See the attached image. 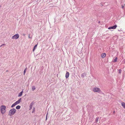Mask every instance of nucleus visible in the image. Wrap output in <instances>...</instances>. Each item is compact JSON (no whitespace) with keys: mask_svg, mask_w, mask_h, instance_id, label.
Listing matches in <instances>:
<instances>
[{"mask_svg":"<svg viewBox=\"0 0 125 125\" xmlns=\"http://www.w3.org/2000/svg\"><path fill=\"white\" fill-rule=\"evenodd\" d=\"M99 119V117H97L96 118V119L95 120L96 123H97V122L98 121V120Z\"/></svg>","mask_w":125,"mask_h":125,"instance_id":"obj_18","label":"nucleus"},{"mask_svg":"<svg viewBox=\"0 0 125 125\" xmlns=\"http://www.w3.org/2000/svg\"><path fill=\"white\" fill-rule=\"evenodd\" d=\"M20 108H21V106H20L19 105L17 106L16 107V108L17 109H20Z\"/></svg>","mask_w":125,"mask_h":125,"instance_id":"obj_13","label":"nucleus"},{"mask_svg":"<svg viewBox=\"0 0 125 125\" xmlns=\"http://www.w3.org/2000/svg\"><path fill=\"white\" fill-rule=\"evenodd\" d=\"M115 111H114V113H115Z\"/></svg>","mask_w":125,"mask_h":125,"instance_id":"obj_26","label":"nucleus"},{"mask_svg":"<svg viewBox=\"0 0 125 125\" xmlns=\"http://www.w3.org/2000/svg\"><path fill=\"white\" fill-rule=\"evenodd\" d=\"M86 75V74L85 73H84L81 74V77L82 78H83Z\"/></svg>","mask_w":125,"mask_h":125,"instance_id":"obj_10","label":"nucleus"},{"mask_svg":"<svg viewBox=\"0 0 125 125\" xmlns=\"http://www.w3.org/2000/svg\"><path fill=\"white\" fill-rule=\"evenodd\" d=\"M124 5H125V4H124Z\"/></svg>","mask_w":125,"mask_h":125,"instance_id":"obj_28","label":"nucleus"},{"mask_svg":"<svg viewBox=\"0 0 125 125\" xmlns=\"http://www.w3.org/2000/svg\"><path fill=\"white\" fill-rule=\"evenodd\" d=\"M23 35L24 36L25 35V34H23Z\"/></svg>","mask_w":125,"mask_h":125,"instance_id":"obj_25","label":"nucleus"},{"mask_svg":"<svg viewBox=\"0 0 125 125\" xmlns=\"http://www.w3.org/2000/svg\"><path fill=\"white\" fill-rule=\"evenodd\" d=\"M16 105V103H15L13 104L11 106V107L12 108L14 107Z\"/></svg>","mask_w":125,"mask_h":125,"instance_id":"obj_16","label":"nucleus"},{"mask_svg":"<svg viewBox=\"0 0 125 125\" xmlns=\"http://www.w3.org/2000/svg\"><path fill=\"white\" fill-rule=\"evenodd\" d=\"M121 104L123 107L125 108V103L123 102Z\"/></svg>","mask_w":125,"mask_h":125,"instance_id":"obj_12","label":"nucleus"},{"mask_svg":"<svg viewBox=\"0 0 125 125\" xmlns=\"http://www.w3.org/2000/svg\"><path fill=\"white\" fill-rule=\"evenodd\" d=\"M28 37L29 38H31V37H30V34H29L28 35Z\"/></svg>","mask_w":125,"mask_h":125,"instance_id":"obj_21","label":"nucleus"},{"mask_svg":"<svg viewBox=\"0 0 125 125\" xmlns=\"http://www.w3.org/2000/svg\"><path fill=\"white\" fill-rule=\"evenodd\" d=\"M69 76V73L68 72H67L65 74V77L66 78L68 77Z\"/></svg>","mask_w":125,"mask_h":125,"instance_id":"obj_9","label":"nucleus"},{"mask_svg":"<svg viewBox=\"0 0 125 125\" xmlns=\"http://www.w3.org/2000/svg\"><path fill=\"white\" fill-rule=\"evenodd\" d=\"M23 89L22 90V91L19 93V94L18 95V96L20 97L22 96V93L23 92Z\"/></svg>","mask_w":125,"mask_h":125,"instance_id":"obj_8","label":"nucleus"},{"mask_svg":"<svg viewBox=\"0 0 125 125\" xmlns=\"http://www.w3.org/2000/svg\"><path fill=\"white\" fill-rule=\"evenodd\" d=\"M32 91H33L36 89V88L35 86H33L32 87Z\"/></svg>","mask_w":125,"mask_h":125,"instance_id":"obj_14","label":"nucleus"},{"mask_svg":"<svg viewBox=\"0 0 125 125\" xmlns=\"http://www.w3.org/2000/svg\"><path fill=\"white\" fill-rule=\"evenodd\" d=\"M47 114H48V113H47L46 114V120L47 119Z\"/></svg>","mask_w":125,"mask_h":125,"instance_id":"obj_24","label":"nucleus"},{"mask_svg":"<svg viewBox=\"0 0 125 125\" xmlns=\"http://www.w3.org/2000/svg\"><path fill=\"white\" fill-rule=\"evenodd\" d=\"M124 5L122 6V9H124Z\"/></svg>","mask_w":125,"mask_h":125,"instance_id":"obj_22","label":"nucleus"},{"mask_svg":"<svg viewBox=\"0 0 125 125\" xmlns=\"http://www.w3.org/2000/svg\"><path fill=\"white\" fill-rule=\"evenodd\" d=\"M117 57H116V58L114 59V61L113 62H115L116 61H117Z\"/></svg>","mask_w":125,"mask_h":125,"instance_id":"obj_19","label":"nucleus"},{"mask_svg":"<svg viewBox=\"0 0 125 125\" xmlns=\"http://www.w3.org/2000/svg\"><path fill=\"white\" fill-rule=\"evenodd\" d=\"M93 91L95 92H100L101 91L100 89L99 88H95L94 89Z\"/></svg>","mask_w":125,"mask_h":125,"instance_id":"obj_4","label":"nucleus"},{"mask_svg":"<svg viewBox=\"0 0 125 125\" xmlns=\"http://www.w3.org/2000/svg\"><path fill=\"white\" fill-rule=\"evenodd\" d=\"M16 111V110L14 108H12L10 109L9 111V115L10 116H12L15 113Z\"/></svg>","mask_w":125,"mask_h":125,"instance_id":"obj_1","label":"nucleus"},{"mask_svg":"<svg viewBox=\"0 0 125 125\" xmlns=\"http://www.w3.org/2000/svg\"><path fill=\"white\" fill-rule=\"evenodd\" d=\"M34 104V103L33 102H32L30 106V110H31L32 109V107L33 105Z\"/></svg>","mask_w":125,"mask_h":125,"instance_id":"obj_6","label":"nucleus"},{"mask_svg":"<svg viewBox=\"0 0 125 125\" xmlns=\"http://www.w3.org/2000/svg\"><path fill=\"white\" fill-rule=\"evenodd\" d=\"M26 69H27V68H26L24 70V72H23V75H25V73H26Z\"/></svg>","mask_w":125,"mask_h":125,"instance_id":"obj_17","label":"nucleus"},{"mask_svg":"<svg viewBox=\"0 0 125 125\" xmlns=\"http://www.w3.org/2000/svg\"><path fill=\"white\" fill-rule=\"evenodd\" d=\"M21 98H20L19 100H18V101H16V102H15V103H16V105H17V104H18L19 103H20L21 102Z\"/></svg>","mask_w":125,"mask_h":125,"instance_id":"obj_7","label":"nucleus"},{"mask_svg":"<svg viewBox=\"0 0 125 125\" xmlns=\"http://www.w3.org/2000/svg\"><path fill=\"white\" fill-rule=\"evenodd\" d=\"M106 56V54L105 53H104L101 54V57L102 58H104Z\"/></svg>","mask_w":125,"mask_h":125,"instance_id":"obj_11","label":"nucleus"},{"mask_svg":"<svg viewBox=\"0 0 125 125\" xmlns=\"http://www.w3.org/2000/svg\"><path fill=\"white\" fill-rule=\"evenodd\" d=\"M19 37L18 34H16L12 37V39H18Z\"/></svg>","mask_w":125,"mask_h":125,"instance_id":"obj_3","label":"nucleus"},{"mask_svg":"<svg viewBox=\"0 0 125 125\" xmlns=\"http://www.w3.org/2000/svg\"><path fill=\"white\" fill-rule=\"evenodd\" d=\"M33 108L34 109L35 108L34 107V108Z\"/></svg>","mask_w":125,"mask_h":125,"instance_id":"obj_27","label":"nucleus"},{"mask_svg":"<svg viewBox=\"0 0 125 125\" xmlns=\"http://www.w3.org/2000/svg\"><path fill=\"white\" fill-rule=\"evenodd\" d=\"M121 69H119V73H121Z\"/></svg>","mask_w":125,"mask_h":125,"instance_id":"obj_20","label":"nucleus"},{"mask_svg":"<svg viewBox=\"0 0 125 125\" xmlns=\"http://www.w3.org/2000/svg\"><path fill=\"white\" fill-rule=\"evenodd\" d=\"M117 27V25H115L113 26L109 27L108 29H115Z\"/></svg>","mask_w":125,"mask_h":125,"instance_id":"obj_5","label":"nucleus"},{"mask_svg":"<svg viewBox=\"0 0 125 125\" xmlns=\"http://www.w3.org/2000/svg\"><path fill=\"white\" fill-rule=\"evenodd\" d=\"M4 45H5V44H3L1 45L0 46V47H1L2 46Z\"/></svg>","mask_w":125,"mask_h":125,"instance_id":"obj_23","label":"nucleus"},{"mask_svg":"<svg viewBox=\"0 0 125 125\" xmlns=\"http://www.w3.org/2000/svg\"><path fill=\"white\" fill-rule=\"evenodd\" d=\"M0 111L2 114H3L5 112L6 106L4 105H1L0 107Z\"/></svg>","mask_w":125,"mask_h":125,"instance_id":"obj_2","label":"nucleus"},{"mask_svg":"<svg viewBox=\"0 0 125 125\" xmlns=\"http://www.w3.org/2000/svg\"><path fill=\"white\" fill-rule=\"evenodd\" d=\"M37 44H36V45H35L34 46V48H33V51H34L35 49H36V47H37Z\"/></svg>","mask_w":125,"mask_h":125,"instance_id":"obj_15","label":"nucleus"}]
</instances>
